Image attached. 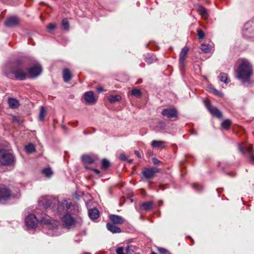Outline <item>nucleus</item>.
Segmentation results:
<instances>
[{
  "instance_id": "1",
  "label": "nucleus",
  "mask_w": 254,
  "mask_h": 254,
  "mask_svg": "<svg viewBox=\"0 0 254 254\" xmlns=\"http://www.w3.org/2000/svg\"><path fill=\"white\" fill-rule=\"evenodd\" d=\"M38 222L42 225H46L48 228L52 230L56 229L59 223L58 221L52 219L47 215H45L40 219V221L35 215L32 214L28 215L25 219V224L28 228H35Z\"/></svg>"
},
{
  "instance_id": "2",
  "label": "nucleus",
  "mask_w": 254,
  "mask_h": 254,
  "mask_svg": "<svg viewBox=\"0 0 254 254\" xmlns=\"http://www.w3.org/2000/svg\"><path fill=\"white\" fill-rule=\"evenodd\" d=\"M253 74V70L251 64L248 60H243L237 70V77L245 83L250 80Z\"/></svg>"
},
{
  "instance_id": "3",
  "label": "nucleus",
  "mask_w": 254,
  "mask_h": 254,
  "mask_svg": "<svg viewBox=\"0 0 254 254\" xmlns=\"http://www.w3.org/2000/svg\"><path fill=\"white\" fill-rule=\"evenodd\" d=\"M12 75L14 76L16 79L19 80H25L28 76L26 69H24L21 65L13 69L10 73L7 74V76L8 77L13 79Z\"/></svg>"
},
{
  "instance_id": "4",
  "label": "nucleus",
  "mask_w": 254,
  "mask_h": 254,
  "mask_svg": "<svg viewBox=\"0 0 254 254\" xmlns=\"http://www.w3.org/2000/svg\"><path fill=\"white\" fill-rule=\"evenodd\" d=\"M14 161L13 156L5 150H0V163L3 165H10Z\"/></svg>"
},
{
  "instance_id": "5",
  "label": "nucleus",
  "mask_w": 254,
  "mask_h": 254,
  "mask_svg": "<svg viewBox=\"0 0 254 254\" xmlns=\"http://www.w3.org/2000/svg\"><path fill=\"white\" fill-rule=\"evenodd\" d=\"M74 208L75 206L71 201L64 199L62 202H59L57 212L58 213H61L64 210L66 211H71Z\"/></svg>"
},
{
  "instance_id": "6",
  "label": "nucleus",
  "mask_w": 254,
  "mask_h": 254,
  "mask_svg": "<svg viewBox=\"0 0 254 254\" xmlns=\"http://www.w3.org/2000/svg\"><path fill=\"white\" fill-rule=\"evenodd\" d=\"M159 171L160 169L156 167L146 168L142 171V174L146 180L150 181L154 178L155 174Z\"/></svg>"
},
{
  "instance_id": "7",
  "label": "nucleus",
  "mask_w": 254,
  "mask_h": 254,
  "mask_svg": "<svg viewBox=\"0 0 254 254\" xmlns=\"http://www.w3.org/2000/svg\"><path fill=\"white\" fill-rule=\"evenodd\" d=\"M62 221L65 226L68 229L75 225L76 223V218L72 216L69 213L65 214L62 218Z\"/></svg>"
},
{
  "instance_id": "8",
  "label": "nucleus",
  "mask_w": 254,
  "mask_h": 254,
  "mask_svg": "<svg viewBox=\"0 0 254 254\" xmlns=\"http://www.w3.org/2000/svg\"><path fill=\"white\" fill-rule=\"evenodd\" d=\"M162 115L168 118H177L178 117V112L175 108H167L163 110Z\"/></svg>"
},
{
  "instance_id": "9",
  "label": "nucleus",
  "mask_w": 254,
  "mask_h": 254,
  "mask_svg": "<svg viewBox=\"0 0 254 254\" xmlns=\"http://www.w3.org/2000/svg\"><path fill=\"white\" fill-rule=\"evenodd\" d=\"M205 105L206 108L212 115L218 118H220L222 117V115L221 112L217 108L212 107L209 102L205 101Z\"/></svg>"
},
{
  "instance_id": "10",
  "label": "nucleus",
  "mask_w": 254,
  "mask_h": 254,
  "mask_svg": "<svg viewBox=\"0 0 254 254\" xmlns=\"http://www.w3.org/2000/svg\"><path fill=\"white\" fill-rule=\"evenodd\" d=\"M188 52L189 48L188 47H184L182 49L180 54L179 63L180 66L182 68H184L185 66V60L187 58Z\"/></svg>"
},
{
  "instance_id": "11",
  "label": "nucleus",
  "mask_w": 254,
  "mask_h": 254,
  "mask_svg": "<svg viewBox=\"0 0 254 254\" xmlns=\"http://www.w3.org/2000/svg\"><path fill=\"white\" fill-rule=\"evenodd\" d=\"M112 224L115 225H121L123 224L125 221V219L119 215L111 214L109 216Z\"/></svg>"
},
{
  "instance_id": "12",
  "label": "nucleus",
  "mask_w": 254,
  "mask_h": 254,
  "mask_svg": "<svg viewBox=\"0 0 254 254\" xmlns=\"http://www.w3.org/2000/svg\"><path fill=\"white\" fill-rule=\"evenodd\" d=\"M19 22V18L16 16H13L8 18L5 21L4 24L7 27H12L17 25Z\"/></svg>"
},
{
  "instance_id": "13",
  "label": "nucleus",
  "mask_w": 254,
  "mask_h": 254,
  "mask_svg": "<svg viewBox=\"0 0 254 254\" xmlns=\"http://www.w3.org/2000/svg\"><path fill=\"white\" fill-rule=\"evenodd\" d=\"M42 72V67L40 65H35L29 69V73L32 77L38 76Z\"/></svg>"
},
{
  "instance_id": "14",
  "label": "nucleus",
  "mask_w": 254,
  "mask_h": 254,
  "mask_svg": "<svg viewBox=\"0 0 254 254\" xmlns=\"http://www.w3.org/2000/svg\"><path fill=\"white\" fill-rule=\"evenodd\" d=\"M239 149L241 152L244 153H245L246 151L250 155L251 160L254 162V154L252 146L244 147L240 146Z\"/></svg>"
},
{
  "instance_id": "15",
  "label": "nucleus",
  "mask_w": 254,
  "mask_h": 254,
  "mask_svg": "<svg viewBox=\"0 0 254 254\" xmlns=\"http://www.w3.org/2000/svg\"><path fill=\"white\" fill-rule=\"evenodd\" d=\"M196 9L202 18L204 19L208 18L209 15L207 9L204 8L202 5L200 4L197 5Z\"/></svg>"
},
{
  "instance_id": "16",
  "label": "nucleus",
  "mask_w": 254,
  "mask_h": 254,
  "mask_svg": "<svg viewBox=\"0 0 254 254\" xmlns=\"http://www.w3.org/2000/svg\"><path fill=\"white\" fill-rule=\"evenodd\" d=\"M84 99L86 102L89 104H94L96 102L93 92L89 91L84 94Z\"/></svg>"
},
{
  "instance_id": "17",
  "label": "nucleus",
  "mask_w": 254,
  "mask_h": 254,
  "mask_svg": "<svg viewBox=\"0 0 254 254\" xmlns=\"http://www.w3.org/2000/svg\"><path fill=\"white\" fill-rule=\"evenodd\" d=\"M10 195V191L6 188L0 189V201L8 199Z\"/></svg>"
},
{
  "instance_id": "18",
  "label": "nucleus",
  "mask_w": 254,
  "mask_h": 254,
  "mask_svg": "<svg viewBox=\"0 0 254 254\" xmlns=\"http://www.w3.org/2000/svg\"><path fill=\"white\" fill-rule=\"evenodd\" d=\"M115 225L110 223H108L106 224V227L109 231L112 233H120L121 232V229Z\"/></svg>"
},
{
  "instance_id": "19",
  "label": "nucleus",
  "mask_w": 254,
  "mask_h": 254,
  "mask_svg": "<svg viewBox=\"0 0 254 254\" xmlns=\"http://www.w3.org/2000/svg\"><path fill=\"white\" fill-rule=\"evenodd\" d=\"M88 215L91 219H96L99 216V211L97 208H94L89 211Z\"/></svg>"
},
{
  "instance_id": "20",
  "label": "nucleus",
  "mask_w": 254,
  "mask_h": 254,
  "mask_svg": "<svg viewBox=\"0 0 254 254\" xmlns=\"http://www.w3.org/2000/svg\"><path fill=\"white\" fill-rule=\"evenodd\" d=\"M64 80L65 82H68L71 78V74L68 69H64L63 72Z\"/></svg>"
},
{
  "instance_id": "21",
  "label": "nucleus",
  "mask_w": 254,
  "mask_h": 254,
  "mask_svg": "<svg viewBox=\"0 0 254 254\" xmlns=\"http://www.w3.org/2000/svg\"><path fill=\"white\" fill-rule=\"evenodd\" d=\"M9 106L11 109H16L19 106L18 101L14 98H10L8 100Z\"/></svg>"
},
{
  "instance_id": "22",
  "label": "nucleus",
  "mask_w": 254,
  "mask_h": 254,
  "mask_svg": "<svg viewBox=\"0 0 254 254\" xmlns=\"http://www.w3.org/2000/svg\"><path fill=\"white\" fill-rule=\"evenodd\" d=\"M153 205V202L152 201H147L142 203L140 205L141 209L144 210H149L151 209Z\"/></svg>"
},
{
  "instance_id": "23",
  "label": "nucleus",
  "mask_w": 254,
  "mask_h": 254,
  "mask_svg": "<svg viewBox=\"0 0 254 254\" xmlns=\"http://www.w3.org/2000/svg\"><path fill=\"white\" fill-rule=\"evenodd\" d=\"M122 97L119 95H110L108 97V100L111 104L121 101Z\"/></svg>"
},
{
  "instance_id": "24",
  "label": "nucleus",
  "mask_w": 254,
  "mask_h": 254,
  "mask_svg": "<svg viewBox=\"0 0 254 254\" xmlns=\"http://www.w3.org/2000/svg\"><path fill=\"white\" fill-rule=\"evenodd\" d=\"M166 143L165 141H161V140H153L151 143V145L153 147H160L161 146H164V144Z\"/></svg>"
},
{
  "instance_id": "25",
  "label": "nucleus",
  "mask_w": 254,
  "mask_h": 254,
  "mask_svg": "<svg viewBox=\"0 0 254 254\" xmlns=\"http://www.w3.org/2000/svg\"><path fill=\"white\" fill-rule=\"evenodd\" d=\"M40 203L42 204L45 207L48 208L51 206L52 204V201L50 199L45 198L43 199H41L40 201Z\"/></svg>"
},
{
  "instance_id": "26",
  "label": "nucleus",
  "mask_w": 254,
  "mask_h": 254,
  "mask_svg": "<svg viewBox=\"0 0 254 254\" xmlns=\"http://www.w3.org/2000/svg\"><path fill=\"white\" fill-rule=\"evenodd\" d=\"M218 77L222 82L225 83H228L230 82V80L228 78V75L225 73H220Z\"/></svg>"
},
{
  "instance_id": "27",
  "label": "nucleus",
  "mask_w": 254,
  "mask_h": 254,
  "mask_svg": "<svg viewBox=\"0 0 254 254\" xmlns=\"http://www.w3.org/2000/svg\"><path fill=\"white\" fill-rule=\"evenodd\" d=\"M82 160L85 163L91 164L93 163V159L90 156L85 155L82 156Z\"/></svg>"
},
{
  "instance_id": "28",
  "label": "nucleus",
  "mask_w": 254,
  "mask_h": 254,
  "mask_svg": "<svg viewBox=\"0 0 254 254\" xmlns=\"http://www.w3.org/2000/svg\"><path fill=\"white\" fill-rule=\"evenodd\" d=\"M46 111L45 108L43 106L41 107L39 115V119L41 121H43L46 115Z\"/></svg>"
},
{
  "instance_id": "29",
  "label": "nucleus",
  "mask_w": 254,
  "mask_h": 254,
  "mask_svg": "<svg viewBox=\"0 0 254 254\" xmlns=\"http://www.w3.org/2000/svg\"><path fill=\"white\" fill-rule=\"evenodd\" d=\"M42 173L44 174L45 175V176H46L48 178L51 177L53 174V171L50 168H46L42 170Z\"/></svg>"
},
{
  "instance_id": "30",
  "label": "nucleus",
  "mask_w": 254,
  "mask_h": 254,
  "mask_svg": "<svg viewBox=\"0 0 254 254\" xmlns=\"http://www.w3.org/2000/svg\"><path fill=\"white\" fill-rule=\"evenodd\" d=\"M231 124H232V122H231V120H230L229 119H227L222 122L221 126L223 128L228 129H229Z\"/></svg>"
},
{
  "instance_id": "31",
  "label": "nucleus",
  "mask_w": 254,
  "mask_h": 254,
  "mask_svg": "<svg viewBox=\"0 0 254 254\" xmlns=\"http://www.w3.org/2000/svg\"><path fill=\"white\" fill-rule=\"evenodd\" d=\"M25 148L26 151L28 153L33 152L35 150V146L32 143H30L25 146Z\"/></svg>"
},
{
  "instance_id": "32",
  "label": "nucleus",
  "mask_w": 254,
  "mask_h": 254,
  "mask_svg": "<svg viewBox=\"0 0 254 254\" xmlns=\"http://www.w3.org/2000/svg\"><path fill=\"white\" fill-rule=\"evenodd\" d=\"M200 49L205 53H209L210 52V48L208 44H202L200 46Z\"/></svg>"
},
{
  "instance_id": "33",
  "label": "nucleus",
  "mask_w": 254,
  "mask_h": 254,
  "mask_svg": "<svg viewBox=\"0 0 254 254\" xmlns=\"http://www.w3.org/2000/svg\"><path fill=\"white\" fill-rule=\"evenodd\" d=\"M131 95L136 96L137 97H139L141 95V92L139 89H133L131 91Z\"/></svg>"
},
{
  "instance_id": "34",
  "label": "nucleus",
  "mask_w": 254,
  "mask_h": 254,
  "mask_svg": "<svg viewBox=\"0 0 254 254\" xmlns=\"http://www.w3.org/2000/svg\"><path fill=\"white\" fill-rule=\"evenodd\" d=\"M196 31L199 39H202L205 37V33L201 29H197Z\"/></svg>"
},
{
  "instance_id": "35",
  "label": "nucleus",
  "mask_w": 254,
  "mask_h": 254,
  "mask_svg": "<svg viewBox=\"0 0 254 254\" xmlns=\"http://www.w3.org/2000/svg\"><path fill=\"white\" fill-rule=\"evenodd\" d=\"M110 165L109 161L106 159H104L102 162V167L103 168L106 169Z\"/></svg>"
},
{
  "instance_id": "36",
  "label": "nucleus",
  "mask_w": 254,
  "mask_h": 254,
  "mask_svg": "<svg viewBox=\"0 0 254 254\" xmlns=\"http://www.w3.org/2000/svg\"><path fill=\"white\" fill-rule=\"evenodd\" d=\"M62 25L64 29L67 30L69 28V23L66 19H64L62 20Z\"/></svg>"
},
{
  "instance_id": "37",
  "label": "nucleus",
  "mask_w": 254,
  "mask_h": 254,
  "mask_svg": "<svg viewBox=\"0 0 254 254\" xmlns=\"http://www.w3.org/2000/svg\"><path fill=\"white\" fill-rule=\"evenodd\" d=\"M154 61H155V58L154 57L146 58L145 59V62L147 63L148 64H152L154 62Z\"/></svg>"
},
{
  "instance_id": "38",
  "label": "nucleus",
  "mask_w": 254,
  "mask_h": 254,
  "mask_svg": "<svg viewBox=\"0 0 254 254\" xmlns=\"http://www.w3.org/2000/svg\"><path fill=\"white\" fill-rule=\"evenodd\" d=\"M56 27V25L55 24H53V23H50L48 26H47V28L49 30L51 31V30H54V29H55Z\"/></svg>"
},
{
  "instance_id": "39",
  "label": "nucleus",
  "mask_w": 254,
  "mask_h": 254,
  "mask_svg": "<svg viewBox=\"0 0 254 254\" xmlns=\"http://www.w3.org/2000/svg\"><path fill=\"white\" fill-rule=\"evenodd\" d=\"M117 254H125L124 253V248L119 247L116 250Z\"/></svg>"
},
{
  "instance_id": "40",
  "label": "nucleus",
  "mask_w": 254,
  "mask_h": 254,
  "mask_svg": "<svg viewBox=\"0 0 254 254\" xmlns=\"http://www.w3.org/2000/svg\"><path fill=\"white\" fill-rule=\"evenodd\" d=\"M158 252L161 254H165L167 253V251L164 248H158Z\"/></svg>"
},
{
  "instance_id": "41",
  "label": "nucleus",
  "mask_w": 254,
  "mask_h": 254,
  "mask_svg": "<svg viewBox=\"0 0 254 254\" xmlns=\"http://www.w3.org/2000/svg\"><path fill=\"white\" fill-rule=\"evenodd\" d=\"M152 162L155 165H157L158 164H159V163L160 162L159 160H158L157 158H153L152 159Z\"/></svg>"
},
{
  "instance_id": "42",
  "label": "nucleus",
  "mask_w": 254,
  "mask_h": 254,
  "mask_svg": "<svg viewBox=\"0 0 254 254\" xmlns=\"http://www.w3.org/2000/svg\"><path fill=\"white\" fill-rule=\"evenodd\" d=\"M120 158L121 159V160H127V158L125 156V154H120Z\"/></svg>"
},
{
  "instance_id": "43",
  "label": "nucleus",
  "mask_w": 254,
  "mask_h": 254,
  "mask_svg": "<svg viewBox=\"0 0 254 254\" xmlns=\"http://www.w3.org/2000/svg\"><path fill=\"white\" fill-rule=\"evenodd\" d=\"M134 153L139 158H141V155L140 154V153L137 151V150H135L134 151Z\"/></svg>"
},
{
  "instance_id": "44",
  "label": "nucleus",
  "mask_w": 254,
  "mask_h": 254,
  "mask_svg": "<svg viewBox=\"0 0 254 254\" xmlns=\"http://www.w3.org/2000/svg\"><path fill=\"white\" fill-rule=\"evenodd\" d=\"M97 90L99 91V92H102L104 91V88L102 86H100V87H98L97 88Z\"/></svg>"
},
{
  "instance_id": "45",
  "label": "nucleus",
  "mask_w": 254,
  "mask_h": 254,
  "mask_svg": "<svg viewBox=\"0 0 254 254\" xmlns=\"http://www.w3.org/2000/svg\"><path fill=\"white\" fill-rule=\"evenodd\" d=\"M193 188H195L196 187H198L199 188H200V189H202V186L199 184H194L193 185Z\"/></svg>"
},
{
  "instance_id": "46",
  "label": "nucleus",
  "mask_w": 254,
  "mask_h": 254,
  "mask_svg": "<svg viewBox=\"0 0 254 254\" xmlns=\"http://www.w3.org/2000/svg\"><path fill=\"white\" fill-rule=\"evenodd\" d=\"M214 92L217 95H220L221 94V93L219 91H218L217 90H214Z\"/></svg>"
},
{
  "instance_id": "47",
  "label": "nucleus",
  "mask_w": 254,
  "mask_h": 254,
  "mask_svg": "<svg viewBox=\"0 0 254 254\" xmlns=\"http://www.w3.org/2000/svg\"><path fill=\"white\" fill-rule=\"evenodd\" d=\"M53 201H54L53 203H54V204H55L57 202V200L56 199H54Z\"/></svg>"
},
{
  "instance_id": "48",
  "label": "nucleus",
  "mask_w": 254,
  "mask_h": 254,
  "mask_svg": "<svg viewBox=\"0 0 254 254\" xmlns=\"http://www.w3.org/2000/svg\"><path fill=\"white\" fill-rule=\"evenodd\" d=\"M162 201H159V204L160 205L162 204Z\"/></svg>"
},
{
  "instance_id": "49",
  "label": "nucleus",
  "mask_w": 254,
  "mask_h": 254,
  "mask_svg": "<svg viewBox=\"0 0 254 254\" xmlns=\"http://www.w3.org/2000/svg\"><path fill=\"white\" fill-rule=\"evenodd\" d=\"M95 172H97V173H99V171L98 170H96V169H95Z\"/></svg>"
},
{
  "instance_id": "50",
  "label": "nucleus",
  "mask_w": 254,
  "mask_h": 254,
  "mask_svg": "<svg viewBox=\"0 0 254 254\" xmlns=\"http://www.w3.org/2000/svg\"><path fill=\"white\" fill-rule=\"evenodd\" d=\"M151 254H157L156 253H155V252H152L151 253Z\"/></svg>"
},
{
  "instance_id": "51",
  "label": "nucleus",
  "mask_w": 254,
  "mask_h": 254,
  "mask_svg": "<svg viewBox=\"0 0 254 254\" xmlns=\"http://www.w3.org/2000/svg\"><path fill=\"white\" fill-rule=\"evenodd\" d=\"M245 33V30H243V33Z\"/></svg>"
},
{
  "instance_id": "52",
  "label": "nucleus",
  "mask_w": 254,
  "mask_h": 254,
  "mask_svg": "<svg viewBox=\"0 0 254 254\" xmlns=\"http://www.w3.org/2000/svg\"><path fill=\"white\" fill-rule=\"evenodd\" d=\"M139 254V253H135V254Z\"/></svg>"
}]
</instances>
